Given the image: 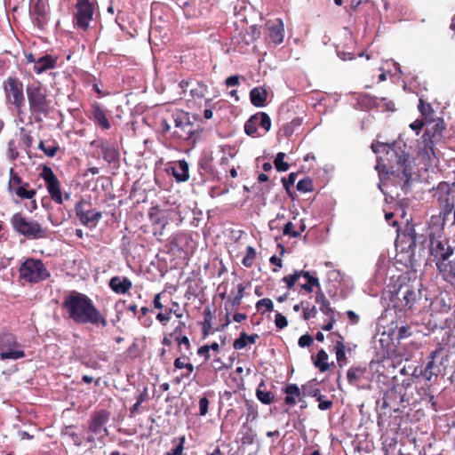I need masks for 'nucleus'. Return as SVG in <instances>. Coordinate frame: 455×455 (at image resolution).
Segmentation results:
<instances>
[{"mask_svg": "<svg viewBox=\"0 0 455 455\" xmlns=\"http://www.w3.org/2000/svg\"><path fill=\"white\" fill-rule=\"evenodd\" d=\"M76 13L74 18L76 26L86 30L90 21L92 20L94 7L89 0H79L76 5Z\"/></svg>", "mask_w": 455, "mask_h": 455, "instance_id": "obj_13", "label": "nucleus"}, {"mask_svg": "<svg viewBox=\"0 0 455 455\" xmlns=\"http://www.w3.org/2000/svg\"><path fill=\"white\" fill-rule=\"evenodd\" d=\"M255 257H256L255 249L251 246H248L246 248V255L242 260L243 265L246 267H251Z\"/></svg>", "mask_w": 455, "mask_h": 455, "instance_id": "obj_40", "label": "nucleus"}, {"mask_svg": "<svg viewBox=\"0 0 455 455\" xmlns=\"http://www.w3.org/2000/svg\"><path fill=\"white\" fill-rule=\"evenodd\" d=\"M256 395L265 404L270 403L274 397L271 392L261 390L259 387L256 391Z\"/></svg>", "mask_w": 455, "mask_h": 455, "instance_id": "obj_43", "label": "nucleus"}, {"mask_svg": "<svg viewBox=\"0 0 455 455\" xmlns=\"http://www.w3.org/2000/svg\"><path fill=\"white\" fill-rule=\"evenodd\" d=\"M179 86L183 92H186L187 89L190 87V95L196 98H203L207 91V86L204 83L193 79L182 80Z\"/></svg>", "mask_w": 455, "mask_h": 455, "instance_id": "obj_18", "label": "nucleus"}, {"mask_svg": "<svg viewBox=\"0 0 455 455\" xmlns=\"http://www.w3.org/2000/svg\"><path fill=\"white\" fill-rule=\"evenodd\" d=\"M259 122V116H251L244 124V132L250 136H253L257 132Z\"/></svg>", "mask_w": 455, "mask_h": 455, "instance_id": "obj_38", "label": "nucleus"}, {"mask_svg": "<svg viewBox=\"0 0 455 455\" xmlns=\"http://www.w3.org/2000/svg\"><path fill=\"white\" fill-rule=\"evenodd\" d=\"M411 335V328L407 325L398 328V339H404Z\"/></svg>", "mask_w": 455, "mask_h": 455, "instance_id": "obj_60", "label": "nucleus"}, {"mask_svg": "<svg viewBox=\"0 0 455 455\" xmlns=\"http://www.w3.org/2000/svg\"><path fill=\"white\" fill-rule=\"evenodd\" d=\"M422 144L423 147L419 148L421 151V154L424 157H427V159H431V156L435 157V153L434 149V140L432 139H429L428 137L422 136Z\"/></svg>", "mask_w": 455, "mask_h": 455, "instance_id": "obj_32", "label": "nucleus"}, {"mask_svg": "<svg viewBox=\"0 0 455 455\" xmlns=\"http://www.w3.org/2000/svg\"><path fill=\"white\" fill-rule=\"evenodd\" d=\"M175 339L178 342L179 346H182V345L185 346L186 350H188V351L190 349V342L187 336H182V337L176 336Z\"/></svg>", "mask_w": 455, "mask_h": 455, "instance_id": "obj_61", "label": "nucleus"}, {"mask_svg": "<svg viewBox=\"0 0 455 455\" xmlns=\"http://www.w3.org/2000/svg\"><path fill=\"white\" fill-rule=\"evenodd\" d=\"M300 390L295 384L286 386V405L292 406L296 403L294 396H299Z\"/></svg>", "mask_w": 455, "mask_h": 455, "instance_id": "obj_36", "label": "nucleus"}, {"mask_svg": "<svg viewBox=\"0 0 455 455\" xmlns=\"http://www.w3.org/2000/svg\"><path fill=\"white\" fill-rule=\"evenodd\" d=\"M58 62V57L46 54L36 60V65L33 67V70L36 74H42L49 69L55 68Z\"/></svg>", "mask_w": 455, "mask_h": 455, "instance_id": "obj_20", "label": "nucleus"}, {"mask_svg": "<svg viewBox=\"0 0 455 455\" xmlns=\"http://www.w3.org/2000/svg\"><path fill=\"white\" fill-rule=\"evenodd\" d=\"M95 123L101 126L103 129H108L110 127L109 122L106 116H93Z\"/></svg>", "mask_w": 455, "mask_h": 455, "instance_id": "obj_56", "label": "nucleus"}, {"mask_svg": "<svg viewBox=\"0 0 455 455\" xmlns=\"http://www.w3.org/2000/svg\"><path fill=\"white\" fill-rule=\"evenodd\" d=\"M21 184H22V180L17 174L12 175L10 181H9L10 191L11 192L15 191L17 187L20 186Z\"/></svg>", "mask_w": 455, "mask_h": 455, "instance_id": "obj_53", "label": "nucleus"}, {"mask_svg": "<svg viewBox=\"0 0 455 455\" xmlns=\"http://www.w3.org/2000/svg\"><path fill=\"white\" fill-rule=\"evenodd\" d=\"M437 190L440 195L438 200L443 207L444 215L450 214L452 209L455 207V184L451 187L446 182H441Z\"/></svg>", "mask_w": 455, "mask_h": 455, "instance_id": "obj_15", "label": "nucleus"}, {"mask_svg": "<svg viewBox=\"0 0 455 455\" xmlns=\"http://www.w3.org/2000/svg\"><path fill=\"white\" fill-rule=\"evenodd\" d=\"M328 360V355L327 353L323 350V349H321L315 358L314 359V364L316 368H318L320 370V371H325L329 369V363L327 362Z\"/></svg>", "mask_w": 455, "mask_h": 455, "instance_id": "obj_34", "label": "nucleus"}, {"mask_svg": "<svg viewBox=\"0 0 455 455\" xmlns=\"http://www.w3.org/2000/svg\"><path fill=\"white\" fill-rule=\"evenodd\" d=\"M26 93L29 110L32 113L47 114L50 111L52 100L47 88L39 80H34L26 86Z\"/></svg>", "mask_w": 455, "mask_h": 455, "instance_id": "obj_3", "label": "nucleus"}, {"mask_svg": "<svg viewBox=\"0 0 455 455\" xmlns=\"http://www.w3.org/2000/svg\"><path fill=\"white\" fill-rule=\"evenodd\" d=\"M305 224L301 219L293 217L291 221L286 222V235L298 237L305 230Z\"/></svg>", "mask_w": 455, "mask_h": 455, "instance_id": "obj_26", "label": "nucleus"}, {"mask_svg": "<svg viewBox=\"0 0 455 455\" xmlns=\"http://www.w3.org/2000/svg\"><path fill=\"white\" fill-rule=\"evenodd\" d=\"M387 156L391 172L402 173L407 182L411 177L408 170L409 155L405 153L401 146L394 143L391 147H388Z\"/></svg>", "mask_w": 455, "mask_h": 455, "instance_id": "obj_6", "label": "nucleus"}, {"mask_svg": "<svg viewBox=\"0 0 455 455\" xmlns=\"http://www.w3.org/2000/svg\"><path fill=\"white\" fill-rule=\"evenodd\" d=\"M274 164L277 172H284V153H278L275 156Z\"/></svg>", "mask_w": 455, "mask_h": 455, "instance_id": "obj_50", "label": "nucleus"}, {"mask_svg": "<svg viewBox=\"0 0 455 455\" xmlns=\"http://www.w3.org/2000/svg\"><path fill=\"white\" fill-rule=\"evenodd\" d=\"M75 210L80 222L84 226L95 227L102 217L100 212L92 210L90 203L84 200L79 201L76 204Z\"/></svg>", "mask_w": 455, "mask_h": 455, "instance_id": "obj_11", "label": "nucleus"}, {"mask_svg": "<svg viewBox=\"0 0 455 455\" xmlns=\"http://www.w3.org/2000/svg\"><path fill=\"white\" fill-rule=\"evenodd\" d=\"M418 108L420 114H430L432 107L430 104L426 103L422 99H419Z\"/></svg>", "mask_w": 455, "mask_h": 455, "instance_id": "obj_58", "label": "nucleus"}, {"mask_svg": "<svg viewBox=\"0 0 455 455\" xmlns=\"http://www.w3.org/2000/svg\"><path fill=\"white\" fill-rule=\"evenodd\" d=\"M258 311H271L273 309V301L270 299H262L256 304Z\"/></svg>", "mask_w": 455, "mask_h": 455, "instance_id": "obj_42", "label": "nucleus"}, {"mask_svg": "<svg viewBox=\"0 0 455 455\" xmlns=\"http://www.w3.org/2000/svg\"><path fill=\"white\" fill-rule=\"evenodd\" d=\"M63 307L68 311L69 317L77 323H91L106 327V318L93 305L91 299L77 291H72L63 301Z\"/></svg>", "mask_w": 455, "mask_h": 455, "instance_id": "obj_1", "label": "nucleus"}, {"mask_svg": "<svg viewBox=\"0 0 455 455\" xmlns=\"http://www.w3.org/2000/svg\"><path fill=\"white\" fill-rule=\"evenodd\" d=\"M258 338L259 336L257 334L247 335L246 333H242L241 336L235 340L233 347L235 349H243L247 344L255 343Z\"/></svg>", "mask_w": 455, "mask_h": 455, "instance_id": "obj_31", "label": "nucleus"}, {"mask_svg": "<svg viewBox=\"0 0 455 455\" xmlns=\"http://www.w3.org/2000/svg\"><path fill=\"white\" fill-rule=\"evenodd\" d=\"M339 340H337L334 346L335 353H336V358L340 366H342L343 363H346L347 357H346V352H345V345L343 343V338L339 335Z\"/></svg>", "mask_w": 455, "mask_h": 455, "instance_id": "obj_35", "label": "nucleus"}, {"mask_svg": "<svg viewBox=\"0 0 455 455\" xmlns=\"http://www.w3.org/2000/svg\"><path fill=\"white\" fill-rule=\"evenodd\" d=\"M268 37L274 44H281L283 40V22L282 20H277V24L267 23Z\"/></svg>", "mask_w": 455, "mask_h": 455, "instance_id": "obj_27", "label": "nucleus"}, {"mask_svg": "<svg viewBox=\"0 0 455 455\" xmlns=\"http://www.w3.org/2000/svg\"><path fill=\"white\" fill-rule=\"evenodd\" d=\"M59 150L60 147L58 143L55 141H51V143L47 142L44 153L49 157H53Z\"/></svg>", "mask_w": 455, "mask_h": 455, "instance_id": "obj_45", "label": "nucleus"}, {"mask_svg": "<svg viewBox=\"0 0 455 455\" xmlns=\"http://www.w3.org/2000/svg\"><path fill=\"white\" fill-rule=\"evenodd\" d=\"M315 302L319 305L320 310L327 316H335V311L331 307L329 300L326 299L322 290H318L315 295Z\"/></svg>", "mask_w": 455, "mask_h": 455, "instance_id": "obj_28", "label": "nucleus"}, {"mask_svg": "<svg viewBox=\"0 0 455 455\" xmlns=\"http://www.w3.org/2000/svg\"><path fill=\"white\" fill-rule=\"evenodd\" d=\"M361 102L369 106L370 110L373 109V107L379 112H395L397 110L395 102L387 98L363 97Z\"/></svg>", "mask_w": 455, "mask_h": 455, "instance_id": "obj_16", "label": "nucleus"}, {"mask_svg": "<svg viewBox=\"0 0 455 455\" xmlns=\"http://www.w3.org/2000/svg\"><path fill=\"white\" fill-rule=\"evenodd\" d=\"M303 278L306 280V282L299 283L301 289L307 292H311L313 291V286H315L321 290L318 278L310 275L308 272H305V274H303Z\"/></svg>", "mask_w": 455, "mask_h": 455, "instance_id": "obj_33", "label": "nucleus"}, {"mask_svg": "<svg viewBox=\"0 0 455 455\" xmlns=\"http://www.w3.org/2000/svg\"><path fill=\"white\" fill-rule=\"evenodd\" d=\"M209 400L206 397H202L199 400V411L201 416H204L208 412Z\"/></svg>", "mask_w": 455, "mask_h": 455, "instance_id": "obj_55", "label": "nucleus"}, {"mask_svg": "<svg viewBox=\"0 0 455 455\" xmlns=\"http://www.w3.org/2000/svg\"><path fill=\"white\" fill-rule=\"evenodd\" d=\"M439 217H432L429 226L430 253L436 261L448 260L454 250L449 243V240L443 236V225L440 226Z\"/></svg>", "mask_w": 455, "mask_h": 455, "instance_id": "obj_2", "label": "nucleus"}, {"mask_svg": "<svg viewBox=\"0 0 455 455\" xmlns=\"http://www.w3.org/2000/svg\"><path fill=\"white\" fill-rule=\"evenodd\" d=\"M25 353L22 346L12 333L0 335V358L1 360H18L23 358Z\"/></svg>", "mask_w": 455, "mask_h": 455, "instance_id": "obj_8", "label": "nucleus"}, {"mask_svg": "<svg viewBox=\"0 0 455 455\" xmlns=\"http://www.w3.org/2000/svg\"><path fill=\"white\" fill-rule=\"evenodd\" d=\"M148 398V390L147 388H144L143 392H141L138 397L137 402L133 404V406L131 408L130 412L131 416H134L138 411L140 404L145 402Z\"/></svg>", "mask_w": 455, "mask_h": 455, "instance_id": "obj_41", "label": "nucleus"}, {"mask_svg": "<svg viewBox=\"0 0 455 455\" xmlns=\"http://www.w3.org/2000/svg\"><path fill=\"white\" fill-rule=\"evenodd\" d=\"M314 339L313 338L308 335V334H306V335H302L299 339V345L302 347H309L312 345Z\"/></svg>", "mask_w": 455, "mask_h": 455, "instance_id": "obj_59", "label": "nucleus"}, {"mask_svg": "<svg viewBox=\"0 0 455 455\" xmlns=\"http://www.w3.org/2000/svg\"><path fill=\"white\" fill-rule=\"evenodd\" d=\"M444 128V123L442 118L427 121L426 130L423 136L428 137L429 139L432 140L436 137H441Z\"/></svg>", "mask_w": 455, "mask_h": 455, "instance_id": "obj_21", "label": "nucleus"}, {"mask_svg": "<svg viewBox=\"0 0 455 455\" xmlns=\"http://www.w3.org/2000/svg\"><path fill=\"white\" fill-rule=\"evenodd\" d=\"M20 276L28 283H38L46 279L50 274L40 259H28L20 267Z\"/></svg>", "mask_w": 455, "mask_h": 455, "instance_id": "obj_7", "label": "nucleus"}, {"mask_svg": "<svg viewBox=\"0 0 455 455\" xmlns=\"http://www.w3.org/2000/svg\"><path fill=\"white\" fill-rule=\"evenodd\" d=\"M41 177L44 179L47 191L51 198L58 204L63 203V196L60 189V183L57 176L53 173L52 170L44 166L41 172Z\"/></svg>", "mask_w": 455, "mask_h": 455, "instance_id": "obj_12", "label": "nucleus"}, {"mask_svg": "<svg viewBox=\"0 0 455 455\" xmlns=\"http://www.w3.org/2000/svg\"><path fill=\"white\" fill-rule=\"evenodd\" d=\"M436 267L443 280L453 284L455 283V261L443 260L436 261Z\"/></svg>", "mask_w": 455, "mask_h": 455, "instance_id": "obj_19", "label": "nucleus"}, {"mask_svg": "<svg viewBox=\"0 0 455 455\" xmlns=\"http://www.w3.org/2000/svg\"><path fill=\"white\" fill-rule=\"evenodd\" d=\"M438 352V350H435L430 354V361H428L424 371H422V376L427 381L436 379L440 373V368L435 364V358Z\"/></svg>", "mask_w": 455, "mask_h": 455, "instance_id": "obj_24", "label": "nucleus"}, {"mask_svg": "<svg viewBox=\"0 0 455 455\" xmlns=\"http://www.w3.org/2000/svg\"><path fill=\"white\" fill-rule=\"evenodd\" d=\"M11 224L18 234L28 239L35 240L47 237V228H43L36 220L28 219L20 212L12 215Z\"/></svg>", "mask_w": 455, "mask_h": 455, "instance_id": "obj_4", "label": "nucleus"}, {"mask_svg": "<svg viewBox=\"0 0 455 455\" xmlns=\"http://www.w3.org/2000/svg\"><path fill=\"white\" fill-rule=\"evenodd\" d=\"M185 440H186V438L184 435L180 436L178 445L174 449H172L170 452H167L166 455H182Z\"/></svg>", "mask_w": 455, "mask_h": 455, "instance_id": "obj_48", "label": "nucleus"}, {"mask_svg": "<svg viewBox=\"0 0 455 455\" xmlns=\"http://www.w3.org/2000/svg\"><path fill=\"white\" fill-rule=\"evenodd\" d=\"M8 150L10 152V156L12 159H15L18 156V152L16 150V147L13 140H10L8 142Z\"/></svg>", "mask_w": 455, "mask_h": 455, "instance_id": "obj_62", "label": "nucleus"}, {"mask_svg": "<svg viewBox=\"0 0 455 455\" xmlns=\"http://www.w3.org/2000/svg\"><path fill=\"white\" fill-rule=\"evenodd\" d=\"M244 80V77L239 75L231 76L226 78L225 85L228 87H234L240 84V80Z\"/></svg>", "mask_w": 455, "mask_h": 455, "instance_id": "obj_49", "label": "nucleus"}, {"mask_svg": "<svg viewBox=\"0 0 455 455\" xmlns=\"http://www.w3.org/2000/svg\"><path fill=\"white\" fill-rule=\"evenodd\" d=\"M103 159L108 164L114 163L118 159V152L109 143H103L100 147Z\"/></svg>", "mask_w": 455, "mask_h": 455, "instance_id": "obj_30", "label": "nucleus"}, {"mask_svg": "<svg viewBox=\"0 0 455 455\" xmlns=\"http://www.w3.org/2000/svg\"><path fill=\"white\" fill-rule=\"evenodd\" d=\"M426 124L422 121V120H419V119H417L416 121H414L413 123H411L410 124L411 128L416 132H419V130L422 129V127L425 125Z\"/></svg>", "mask_w": 455, "mask_h": 455, "instance_id": "obj_64", "label": "nucleus"}, {"mask_svg": "<svg viewBox=\"0 0 455 455\" xmlns=\"http://www.w3.org/2000/svg\"><path fill=\"white\" fill-rule=\"evenodd\" d=\"M305 272L306 271L302 270L295 271L292 275L286 277V287L291 288L301 277H303V274H305Z\"/></svg>", "mask_w": 455, "mask_h": 455, "instance_id": "obj_44", "label": "nucleus"}, {"mask_svg": "<svg viewBox=\"0 0 455 455\" xmlns=\"http://www.w3.org/2000/svg\"><path fill=\"white\" fill-rule=\"evenodd\" d=\"M174 367L176 369H183L185 368L186 370H189V372H192L194 371V366L192 363H185L181 358H176L175 361H174Z\"/></svg>", "mask_w": 455, "mask_h": 455, "instance_id": "obj_54", "label": "nucleus"}, {"mask_svg": "<svg viewBox=\"0 0 455 455\" xmlns=\"http://www.w3.org/2000/svg\"><path fill=\"white\" fill-rule=\"evenodd\" d=\"M418 298L416 289L410 283H403L393 294L392 301L394 307L402 311L411 309Z\"/></svg>", "mask_w": 455, "mask_h": 455, "instance_id": "obj_9", "label": "nucleus"}, {"mask_svg": "<svg viewBox=\"0 0 455 455\" xmlns=\"http://www.w3.org/2000/svg\"><path fill=\"white\" fill-rule=\"evenodd\" d=\"M259 125L264 129L265 132H267L271 126V121L269 119V116H259Z\"/></svg>", "mask_w": 455, "mask_h": 455, "instance_id": "obj_57", "label": "nucleus"}, {"mask_svg": "<svg viewBox=\"0 0 455 455\" xmlns=\"http://www.w3.org/2000/svg\"><path fill=\"white\" fill-rule=\"evenodd\" d=\"M132 286V283L127 277L113 276L109 281V287L118 294L126 293Z\"/></svg>", "mask_w": 455, "mask_h": 455, "instance_id": "obj_23", "label": "nucleus"}, {"mask_svg": "<svg viewBox=\"0 0 455 455\" xmlns=\"http://www.w3.org/2000/svg\"><path fill=\"white\" fill-rule=\"evenodd\" d=\"M388 147H391L390 144L383 143V142H376L371 144V149L375 154L380 152H386L388 149Z\"/></svg>", "mask_w": 455, "mask_h": 455, "instance_id": "obj_52", "label": "nucleus"}, {"mask_svg": "<svg viewBox=\"0 0 455 455\" xmlns=\"http://www.w3.org/2000/svg\"><path fill=\"white\" fill-rule=\"evenodd\" d=\"M4 89L6 100L20 112L21 108L25 106L22 82L15 76H9L4 82Z\"/></svg>", "mask_w": 455, "mask_h": 455, "instance_id": "obj_10", "label": "nucleus"}, {"mask_svg": "<svg viewBox=\"0 0 455 455\" xmlns=\"http://www.w3.org/2000/svg\"><path fill=\"white\" fill-rule=\"evenodd\" d=\"M313 188L312 180L310 179L300 180L297 184V189L301 192H308Z\"/></svg>", "mask_w": 455, "mask_h": 455, "instance_id": "obj_46", "label": "nucleus"}, {"mask_svg": "<svg viewBox=\"0 0 455 455\" xmlns=\"http://www.w3.org/2000/svg\"><path fill=\"white\" fill-rule=\"evenodd\" d=\"M13 193H15L20 198L31 199L35 196L36 190L28 189V183L25 182L17 187Z\"/></svg>", "mask_w": 455, "mask_h": 455, "instance_id": "obj_37", "label": "nucleus"}, {"mask_svg": "<svg viewBox=\"0 0 455 455\" xmlns=\"http://www.w3.org/2000/svg\"><path fill=\"white\" fill-rule=\"evenodd\" d=\"M325 396L323 395H319L317 397V401L319 402L318 408L321 411L329 410L331 408L333 403L331 400H325Z\"/></svg>", "mask_w": 455, "mask_h": 455, "instance_id": "obj_51", "label": "nucleus"}, {"mask_svg": "<svg viewBox=\"0 0 455 455\" xmlns=\"http://www.w3.org/2000/svg\"><path fill=\"white\" fill-rule=\"evenodd\" d=\"M267 92L263 87H255L250 92V100L253 106L260 108L265 106Z\"/></svg>", "mask_w": 455, "mask_h": 455, "instance_id": "obj_25", "label": "nucleus"}, {"mask_svg": "<svg viewBox=\"0 0 455 455\" xmlns=\"http://www.w3.org/2000/svg\"><path fill=\"white\" fill-rule=\"evenodd\" d=\"M236 288V294L233 298L229 297L228 299V302H230L233 307H238L241 304V300L243 297V291L245 289L243 283H239Z\"/></svg>", "mask_w": 455, "mask_h": 455, "instance_id": "obj_39", "label": "nucleus"}, {"mask_svg": "<svg viewBox=\"0 0 455 455\" xmlns=\"http://www.w3.org/2000/svg\"><path fill=\"white\" fill-rule=\"evenodd\" d=\"M20 140L26 148H28L32 145L33 139L30 133L24 128L20 129Z\"/></svg>", "mask_w": 455, "mask_h": 455, "instance_id": "obj_47", "label": "nucleus"}, {"mask_svg": "<svg viewBox=\"0 0 455 455\" xmlns=\"http://www.w3.org/2000/svg\"><path fill=\"white\" fill-rule=\"evenodd\" d=\"M172 313V308H171L169 310L168 313L166 314H164V313H159L157 315H156V319L158 321H160L161 323H165L166 322H168L170 320V315Z\"/></svg>", "mask_w": 455, "mask_h": 455, "instance_id": "obj_63", "label": "nucleus"}, {"mask_svg": "<svg viewBox=\"0 0 455 455\" xmlns=\"http://www.w3.org/2000/svg\"><path fill=\"white\" fill-rule=\"evenodd\" d=\"M30 15L33 19L35 25L43 29L48 20V13L45 4L43 0H36L30 10Z\"/></svg>", "mask_w": 455, "mask_h": 455, "instance_id": "obj_17", "label": "nucleus"}, {"mask_svg": "<svg viewBox=\"0 0 455 455\" xmlns=\"http://www.w3.org/2000/svg\"><path fill=\"white\" fill-rule=\"evenodd\" d=\"M172 174L178 182L187 181L189 178L188 164L185 160H180L171 167Z\"/></svg>", "mask_w": 455, "mask_h": 455, "instance_id": "obj_22", "label": "nucleus"}, {"mask_svg": "<svg viewBox=\"0 0 455 455\" xmlns=\"http://www.w3.org/2000/svg\"><path fill=\"white\" fill-rule=\"evenodd\" d=\"M109 412L104 410L99 411L92 415L89 424V430L98 439H103L108 435V431L106 425L109 420Z\"/></svg>", "mask_w": 455, "mask_h": 455, "instance_id": "obj_14", "label": "nucleus"}, {"mask_svg": "<svg viewBox=\"0 0 455 455\" xmlns=\"http://www.w3.org/2000/svg\"><path fill=\"white\" fill-rule=\"evenodd\" d=\"M367 370L365 368H350L347 371V381L351 385L359 386V383L365 379Z\"/></svg>", "mask_w": 455, "mask_h": 455, "instance_id": "obj_29", "label": "nucleus"}, {"mask_svg": "<svg viewBox=\"0 0 455 455\" xmlns=\"http://www.w3.org/2000/svg\"><path fill=\"white\" fill-rule=\"evenodd\" d=\"M173 135L184 140H191L195 143L202 131L201 124L196 116H176L173 118Z\"/></svg>", "mask_w": 455, "mask_h": 455, "instance_id": "obj_5", "label": "nucleus"}]
</instances>
